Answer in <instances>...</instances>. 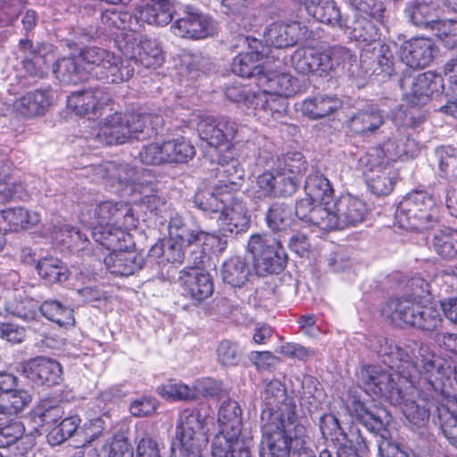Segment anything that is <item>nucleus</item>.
<instances>
[{
  "mask_svg": "<svg viewBox=\"0 0 457 457\" xmlns=\"http://www.w3.org/2000/svg\"><path fill=\"white\" fill-rule=\"evenodd\" d=\"M304 192L312 202L327 206L332 199L334 190L329 180L322 174L316 172L307 177Z\"/></svg>",
  "mask_w": 457,
  "mask_h": 457,
  "instance_id": "52",
  "label": "nucleus"
},
{
  "mask_svg": "<svg viewBox=\"0 0 457 457\" xmlns=\"http://www.w3.org/2000/svg\"><path fill=\"white\" fill-rule=\"evenodd\" d=\"M242 413V408L237 401L230 398L223 401L218 412L220 430L215 436H223L226 439H244Z\"/></svg>",
  "mask_w": 457,
  "mask_h": 457,
  "instance_id": "27",
  "label": "nucleus"
},
{
  "mask_svg": "<svg viewBox=\"0 0 457 457\" xmlns=\"http://www.w3.org/2000/svg\"><path fill=\"white\" fill-rule=\"evenodd\" d=\"M217 361L223 367H235L241 361L243 353L237 342L223 339L216 349Z\"/></svg>",
  "mask_w": 457,
  "mask_h": 457,
  "instance_id": "61",
  "label": "nucleus"
},
{
  "mask_svg": "<svg viewBox=\"0 0 457 457\" xmlns=\"http://www.w3.org/2000/svg\"><path fill=\"white\" fill-rule=\"evenodd\" d=\"M38 14L33 9H28L21 18L22 29L25 37L21 38L18 47L22 53L21 65L25 73L35 79H42L47 77L50 66L54 60V46L46 42L33 43L29 38V33L37 25Z\"/></svg>",
  "mask_w": 457,
  "mask_h": 457,
  "instance_id": "10",
  "label": "nucleus"
},
{
  "mask_svg": "<svg viewBox=\"0 0 457 457\" xmlns=\"http://www.w3.org/2000/svg\"><path fill=\"white\" fill-rule=\"evenodd\" d=\"M40 300L35 299L26 290L15 291L4 303V310L25 321L37 320Z\"/></svg>",
  "mask_w": 457,
  "mask_h": 457,
  "instance_id": "38",
  "label": "nucleus"
},
{
  "mask_svg": "<svg viewBox=\"0 0 457 457\" xmlns=\"http://www.w3.org/2000/svg\"><path fill=\"white\" fill-rule=\"evenodd\" d=\"M55 51L56 47L54 46V52ZM79 61V57L75 55L56 60V54H54V60L50 69L52 68L54 77L61 83L77 85L87 78V71L84 66H81Z\"/></svg>",
  "mask_w": 457,
  "mask_h": 457,
  "instance_id": "37",
  "label": "nucleus"
},
{
  "mask_svg": "<svg viewBox=\"0 0 457 457\" xmlns=\"http://www.w3.org/2000/svg\"><path fill=\"white\" fill-rule=\"evenodd\" d=\"M114 44L126 58L131 60L133 65L140 64L147 69H156L164 62L158 42L145 36L137 37L135 32L121 33L114 40Z\"/></svg>",
  "mask_w": 457,
  "mask_h": 457,
  "instance_id": "13",
  "label": "nucleus"
},
{
  "mask_svg": "<svg viewBox=\"0 0 457 457\" xmlns=\"http://www.w3.org/2000/svg\"><path fill=\"white\" fill-rule=\"evenodd\" d=\"M223 94L228 101L237 104H243L253 112V109L262 107L266 104L264 94H256L249 87L238 81L225 84Z\"/></svg>",
  "mask_w": 457,
  "mask_h": 457,
  "instance_id": "42",
  "label": "nucleus"
},
{
  "mask_svg": "<svg viewBox=\"0 0 457 457\" xmlns=\"http://www.w3.org/2000/svg\"><path fill=\"white\" fill-rule=\"evenodd\" d=\"M79 57L85 65L87 75L90 74L96 79L98 73L113 58V53L97 46H86L80 49Z\"/></svg>",
  "mask_w": 457,
  "mask_h": 457,
  "instance_id": "49",
  "label": "nucleus"
},
{
  "mask_svg": "<svg viewBox=\"0 0 457 457\" xmlns=\"http://www.w3.org/2000/svg\"><path fill=\"white\" fill-rule=\"evenodd\" d=\"M343 106V101L336 95L322 94L305 99L301 106L304 116L319 120L333 114Z\"/></svg>",
  "mask_w": 457,
  "mask_h": 457,
  "instance_id": "40",
  "label": "nucleus"
},
{
  "mask_svg": "<svg viewBox=\"0 0 457 457\" xmlns=\"http://www.w3.org/2000/svg\"><path fill=\"white\" fill-rule=\"evenodd\" d=\"M322 54L328 59V67L326 69V74L337 70L350 71L353 63L357 62L356 54L350 49L341 46H332L328 52H322Z\"/></svg>",
  "mask_w": 457,
  "mask_h": 457,
  "instance_id": "58",
  "label": "nucleus"
},
{
  "mask_svg": "<svg viewBox=\"0 0 457 457\" xmlns=\"http://www.w3.org/2000/svg\"><path fill=\"white\" fill-rule=\"evenodd\" d=\"M392 121L395 127L382 144L371 148L369 153L361 159L365 166H370L373 170L376 166L389 165L403 158H413L419 151V143L411 138L406 132L408 128H416L423 122V117L418 110L403 111L397 108L392 112Z\"/></svg>",
  "mask_w": 457,
  "mask_h": 457,
  "instance_id": "5",
  "label": "nucleus"
},
{
  "mask_svg": "<svg viewBox=\"0 0 457 457\" xmlns=\"http://www.w3.org/2000/svg\"><path fill=\"white\" fill-rule=\"evenodd\" d=\"M50 237L62 252L79 254L88 251L87 245L90 242L87 236L76 227L67 224L60 227L54 225L50 228Z\"/></svg>",
  "mask_w": 457,
  "mask_h": 457,
  "instance_id": "29",
  "label": "nucleus"
},
{
  "mask_svg": "<svg viewBox=\"0 0 457 457\" xmlns=\"http://www.w3.org/2000/svg\"><path fill=\"white\" fill-rule=\"evenodd\" d=\"M436 46L432 39L424 37L404 41L400 47V58L411 68L427 67L433 60Z\"/></svg>",
  "mask_w": 457,
  "mask_h": 457,
  "instance_id": "22",
  "label": "nucleus"
},
{
  "mask_svg": "<svg viewBox=\"0 0 457 457\" xmlns=\"http://www.w3.org/2000/svg\"><path fill=\"white\" fill-rule=\"evenodd\" d=\"M199 137L212 146H226L229 149L238 132V124L233 119L222 116L207 117L197 125Z\"/></svg>",
  "mask_w": 457,
  "mask_h": 457,
  "instance_id": "20",
  "label": "nucleus"
},
{
  "mask_svg": "<svg viewBox=\"0 0 457 457\" xmlns=\"http://www.w3.org/2000/svg\"><path fill=\"white\" fill-rule=\"evenodd\" d=\"M134 73L135 68L131 60L126 57L121 59L113 54V58L98 73L96 79L104 84H119L129 80Z\"/></svg>",
  "mask_w": 457,
  "mask_h": 457,
  "instance_id": "45",
  "label": "nucleus"
},
{
  "mask_svg": "<svg viewBox=\"0 0 457 457\" xmlns=\"http://www.w3.org/2000/svg\"><path fill=\"white\" fill-rule=\"evenodd\" d=\"M310 197L301 199L295 204V215L301 221L313 225L321 230H331L336 225V219L330 214V208L315 204Z\"/></svg>",
  "mask_w": 457,
  "mask_h": 457,
  "instance_id": "26",
  "label": "nucleus"
},
{
  "mask_svg": "<svg viewBox=\"0 0 457 457\" xmlns=\"http://www.w3.org/2000/svg\"><path fill=\"white\" fill-rule=\"evenodd\" d=\"M159 395L170 401H191L198 398V390L181 381L170 379L156 388Z\"/></svg>",
  "mask_w": 457,
  "mask_h": 457,
  "instance_id": "55",
  "label": "nucleus"
},
{
  "mask_svg": "<svg viewBox=\"0 0 457 457\" xmlns=\"http://www.w3.org/2000/svg\"><path fill=\"white\" fill-rule=\"evenodd\" d=\"M175 35L192 40L204 39L216 33V22L209 14L187 6L180 18L171 25Z\"/></svg>",
  "mask_w": 457,
  "mask_h": 457,
  "instance_id": "17",
  "label": "nucleus"
},
{
  "mask_svg": "<svg viewBox=\"0 0 457 457\" xmlns=\"http://www.w3.org/2000/svg\"><path fill=\"white\" fill-rule=\"evenodd\" d=\"M21 372L37 386L51 387L63 381L62 365L54 359L37 356L21 363Z\"/></svg>",
  "mask_w": 457,
  "mask_h": 457,
  "instance_id": "19",
  "label": "nucleus"
},
{
  "mask_svg": "<svg viewBox=\"0 0 457 457\" xmlns=\"http://www.w3.org/2000/svg\"><path fill=\"white\" fill-rule=\"evenodd\" d=\"M252 265L245 258L241 256H234L225 261L220 270L223 282L231 287L241 288L246 285L254 274L264 277L265 275H260L256 272L253 258L252 257Z\"/></svg>",
  "mask_w": 457,
  "mask_h": 457,
  "instance_id": "30",
  "label": "nucleus"
},
{
  "mask_svg": "<svg viewBox=\"0 0 457 457\" xmlns=\"http://www.w3.org/2000/svg\"><path fill=\"white\" fill-rule=\"evenodd\" d=\"M320 428L324 436H329L337 446L345 444L362 445V436L356 425L344 428L337 418L333 414H325L320 418Z\"/></svg>",
  "mask_w": 457,
  "mask_h": 457,
  "instance_id": "31",
  "label": "nucleus"
},
{
  "mask_svg": "<svg viewBox=\"0 0 457 457\" xmlns=\"http://www.w3.org/2000/svg\"><path fill=\"white\" fill-rule=\"evenodd\" d=\"M445 73L448 79V91L446 96L451 97L445 107V112L451 113L457 119V57L450 60L445 66Z\"/></svg>",
  "mask_w": 457,
  "mask_h": 457,
  "instance_id": "63",
  "label": "nucleus"
},
{
  "mask_svg": "<svg viewBox=\"0 0 457 457\" xmlns=\"http://www.w3.org/2000/svg\"><path fill=\"white\" fill-rule=\"evenodd\" d=\"M149 260L133 248L110 253L104 259L106 270L120 277H129L143 269Z\"/></svg>",
  "mask_w": 457,
  "mask_h": 457,
  "instance_id": "24",
  "label": "nucleus"
},
{
  "mask_svg": "<svg viewBox=\"0 0 457 457\" xmlns=\"http://www.w3.org/2000/svg\"><path fill=\"white\" fill-rule=\"evenodd\" d=\"M265 408L262 411L263 442L269 457H286V385L278 379L266 386Z\"/></svg>",
  "mask_w": 457,
  "mask_h": 457,
  "instance_id": "7",
  "label": "nucleus"
},
{
  "mask_svg": "<svg viewBox=\"0 0 457 457\" xmlns=\"http://www.w3.org/2000/svg\"><path fill=\"white\" fill-rule=\"evenodd\" d=\"M18 386L19 378L14 376L12 385L0 392V414L17 416L31 403L32 396L29 392Z\"/></svg>",
  "mask_w": 457,
  "mask_h": 457,
  "instance_id": "35",
  "label": "nucleus"
},
{
  "mask_svg": "<svg viewBox=\"0 0 457 457\" xmlns=\"http://www.w3.org/2000/svg\"><path fill=\"white\" fill-rule=\"evenodd\" d=\"M330 214L336 219V225L331 228V230L344 228L361 222L367 214V208L361 199L345 195L340 196L334 204L333 211L330 208Z\"/></svg>",
  "mask_w": 457,
  "mask_h": 457,
  "instance_id": "23",
  "label": "nucleus"
},
{
  "mask_svg": "<svg viewBox=\"0 0 457 457\" xmlns=\"http://www.w3.org/2000/svg\"><path fill=\"white\" fill-rule=\"evenodd\" d=\"M231 192V199L228 200L219 214L220 231L223 237H232L246 231L250 228L251 218L243 200Z\"/></svg>",
  "mask_w": 457,
  "mask_h": 457,
  "instance_id": "21",
  "label": "nucleus"
},
{
  "mask_svg": "<svg viewBox=\"0 0 457 457\" xmlns=\"http://www.w3.org/2000/svg\"><path fill=\"white\" fill-rule=\"evenodd\" d=\"M36 270L38 276L49 284L65 282L70 276L67 265L54 256H45L39 259Z\"/></svg>",
  "mask_w": 457,
  "mask_h": 457,
  "instance_id": "48",
  "label": "nucleus"
},
{
  "mask_svg": "<svg viewBox=\"0 0 457 457\" xmlns=\"http://www.w3.org/2000/svg\"><path fill=\"white\" fill-rule=\"evenodd\" d=\"M277 68H279L280 71H266L263 68L260 76L256 77L254 83L261 89L256 94L280 97L286 95V88L284 87L286 72L282 71L281 65H278Z\"/></svg>",
  "mask_w": 457,
  "mask_h": 457,
  "instance_id": "50",
  "label": "nucleus"
},
{
  "mask_svg": "<svg viewBox=\"0 0 457 457\" xmlns=\"http://www.w3.org/2000/svg\"><path fill=\"white\" fill-rule=\"evenodd\" d=\"M436 370L434 375L436 378H428L427 385L434 389V395L437 397V404L435 403L436 413V424L439 425L444 436L448 442L457 447V398L445 395L444 390V371L440 364H434Z\"/></svg>",
  "mask_w": 457,
  "mask_h": 457,
  "instance_id": "14",
  "label": "nucleus"
},
{
  "mask_svg": "<svg viewBox=\"0 0 457 457\" xmlns=\"http://www.w3.org/2000/svg\"><path fill=\"white\" fill-rule=\"evenodd\" d=\"M442 177L457 178V149L451 145L439 146L435 151Z\"/></svg>",
  "mask_w": 457,
  "mask_h": 457,
  "instance_id": "60",
  "label": "nucleus"
},
{
  "mask_svg": "<svg viewBox=\"0 0 457 457\" xmlns=\"http://www.w3.org/2000/svg\"><path fill=\"white\" fill-rule=\"evenodd\" d=\"M231 167H228L222 170L228 174L227 180H220L218 185L212 188L199 189L193 196L194 207L205 214L220 213L224 208L228 200L231 199V192H237L240 188V183L237 179H243L244 170H240V174L236 168V161L230 158Z\"/></svg>",
  "mask_w": 457,
  "mask_h": 457,
  "instance_id": "12",
  "label": "nucleus"
},
{
  "mask_svg": "<svg viewBox=\"0 0 457 457\" xmlns=\"http://www.w3.org/2000/svg\"><path fill=\"white\" fill-rule=\"evenodd\" d=\"M190 259L189 249L170 237L168 239L158 240L148 251L147 260L155 261L158 264H181L186 256Z\"/></svg>",
  "mask_w": 457,
  "mask_h": 457,
  "instance_id": "34",
  "label": "nucleus"
},
{
  "mask_svg": "<svg viewBox=\"0 0 457 457\" xmlns=\"http://www.w3.org/2000/svg\"><path fill=\"white\" fill-rule=\"evenodd\" d=\"M368 347L379 356L387 369L380 365L361 368L357 379L366 394L401 406L403 413L413 425L420 427L429 417L436 424L435 403L437 404V397L426 382L428 378H436V370L432 365L442 366L444 380L450 374V366L425 345H420L418 355L413 357L409 346L395 345L383 336L369 339Z\"/></svg>",
  "mask_w": 457,
  "mask_h": 457,
  "instance_id": "1",
  "label": "nucleus"
},
{
  "mask_svg": "<svg viewBox=\"0 0 457 457\" xmlns=\"http://www.w3.org/2000/svg\"><path fill=\"white\" fill-rule=\"evenodd\" d=\"M53 91L50 86L29 91L17 102V109L27 117L44 115L52 105Z\"/></svg>",
  "mask_w": 457,
  "mask_h": 457,
  "instance_id": "36",
  "label": "nucleus"
},
{
  "mask_svg": "<svg viewBox=\"0 0 457 457\" xmlns=\"http://www.w3.org/2000/svg\"><path fill=\"white\" fill-rule=\"evenodd\" d=\"M286 192V173L284 169L265 170L256 178V200L272 199L283 196Z\"/></svg>",
  "mask_w": 457,
  "mask_h": 457,
  "instance_id": "33",
  "label": "nucleus"
},
{
  "mask_svg": "<svg viewBox=\"0 0 457 457\" xmlns=\"http://www.w3.org/2000/svg\"><path fill=\"white\" fill-rule=\"evenodd\" d=\"M416 296H402L389 299L382 308V314L397 326H413L415 317L420 309Z\"/></svg>",
  "mask_w": 457,
  "mask_h": 457,
  "instance_id": "28",
  "label": "nucleus"
},
{
  "mask_svg": "<svg viewBox=\"0 0 457 457\" xmlns=\"http://www.w3.org/2000/svg\"><path fill=\"white\" fill-rule=\"evenodd\" d=\"M294 414H287V457H315L306 441V427L295 423Z\"/></svg>",
  "mask_w": 457,
  "mask_h": 457,
  "instance_id": "44",
  "label": "nucleus"
},
{
  "mask_svg": "<svg viewBox=\"0 0 457 457\" xmlns=\"http://www.w3.org/2000/svg\"><path fill=\"white\" fill-rule=\"evenodd\" d=\"M356 393V390L349 392L345 407L352 417L377 436L378 457H410L403 446L390 440L389 431L386 428V422L381 415L370 411Z\"/></svg>",
  "mask_w": 457,
  "mask_h": 457,
  "instance_id": "11",
  "label": "nucleus"
},
{
  "mask_svg": "<svg viewBox=\"0 0 457 457\" xmlns=\"http://www.w3.org/2000/svg\"><path fill=\"white\" fill-rule=\"evenodd\" d=\"M328 57L314 49L301 47L291 55V64L300 73H315L319 76L326 74Z\"/></svg>",
  "mask_w": 457,
  "mask_h": 457,
  "instance_id": "39",
  "label": "nucleus"
},
{
  "mask_svg": "<svg viewBox=\"0 0 457 457\" xmlns=\"http://www.w3.org/2000/svg\"><path fill=\"white\" fill-rule=\"evenodd\" d=\"M347 128L354 135L370 137L375 135L385 124L383 111L375 105L357 110L347 120Z\"/></svg>",
  "mask_w": 457,
  "mask_h": 457,
  "instance_id": "25",
  "label": "nucleus"
},
{
  "mask_svg": "<svg viewBox=\"0 0 457 457\" xmlns=\"http://www.w3.org/2000/svg\"><path fill=\"white\" fill-rule=\"evenodd\" d=\"M92 7L94 14L99 13L100 22L96 28L78 27L75 31L81 39L90 41L102 34H112L114 29L121 30L116 37L121 33L134 32L133 22L137 21V17L130 12L117 8L104 10L100 4H93Z\"/></svg>",
  "mask_w": 457,
  "mask_h": 457,
  "instance_id": "15",
  "label": "nucleus"
},
{
  "mask_svg": "<svg viewBox=\"0 0 457 457\" xmlns=\"http://www.w3.org/2000/svg\"><path fill=\"white\" fill-rule=\"evenodd\" d=\"M448 48L457 46V21L453 20H437L430 29Z\"/></svg>",
  "mask_w": 457,
  "mask_h": 457,
  "instance_id": "64",
  "label": "nucleus"
},
{
  "mask_svg": "<svg viewBox=\"0 0 457 457\" xmlns=\"http://www.w3.org/2000/svg\"><path fill=\"white\" fill-rule=\"evenodd\" d=\"M366 168L367 185L371 192L378 195H388L395 183V172L391 166L384 164L382 167L376 166L373 170L370 166Z\"/></svg>",
  "mask_w": 457,
  "mask_h": 457,
  "instance_id": "46",
  "label": "nucleus"
},
{
  "mask_svg": "<svg viewBox=\"0 0 457 457\" xmlns=\"http://www.w3.org/2000/svg\"><path fill=\"white\" fill-rule=\"evenodd\" d=\"M92 95L87 89L71 93L67 96L66 106L77 115L83 116L88 113L96 114V107L92 104Z\"/></svg>",
  "mask_w": 457,
  "mask_h": 457,
  "instance_id": "62",
  "label": "nucleus"
},
{
  "mask_svg": "<svg viewBox=\"0 0 457 457\" xmlns=\"http://www.w3.org/2000/svg\"><path fill=\"white\" fill-rule=\"evenodd\" d=\"M404 12L414 26L431 29L438 20L439 3L436 0H412L406 4Z\"/></svg>",
  "mask_w": 457,
  "mask_h": 457,
  "instance_id": "32",
  "label": "nucleus"
},
{
  "mask_svg": "<svg viewBox=\"0 0 457 457\" xmlns=\"http://www.w3.org/2000/svg\"><path fill=\"white\" fill-rule=\"evenodd\" d=\"M138 13L143 21L162 27L172 21L175 7L170 0H148L139 7Z\"/></svg>",
  "mask_w": 457,
  "mask_h": 457,
  "instance_id": "41",
  "label": "nucleus"
},
{
  "mask_svg": "<svg viewBox=\"0 0 457 457\" xmlns=\"http://www.w3.org/2000/svg\"><path fill=\"white\" fill-rule=\"evenodd\" d=\"M169 237L189 249L191 263L199 267L210 260V252L217 246L219 251L225 249L227 240L220 236L204 231L193 218L178 212L170 215Z\"/></svg>",
  "mask_w": 457,
  "mask_h": 457,
  "instance_id": "8",
  "label": "nucleus"
},
{
  "mask_svg": "<svg viewBox=\"0 0 457 457\" xmlns=\"http://www.w3.org/2000/svg\"><path fill=\"white\" fill-rule=\"evenodd\" d=\"M38 312L46 320L57 324L59 327L75 324L73 309L59 300L48 299L40 302Z\"/></svg>",
  "mask_w": 457,
  "mask_h": 457,
  "instance_id": "47",
  "label": "nucleus"
},
{
  "mask_svg": "<svg viewBox=\"0 0 457 457\" xmlns=\"http://www.w3.org/2000/svg\"><path fill=\"white\" fill-rule=\"evenodd\" d=\"M164 155L166 162L186 163L195 155L194 145L184 137L164 141Z\"/></svg>",
  "mask_w": 457,
  "mask_h": 457,
  "instance_id": "53",
  "label": "nucleus"
},
{
  "mask_svg": "<svg viewBox=\"0 0 457 457\" xmlns=\"http://www.w3.org/2000/svg\"><path fill=\"white\" fill-rule=\"evenodd\" d=\"M307 170V162L302 153L287 151V192L295 191Z\"/></svg>",
  "mask_w": 457,
  "mask_h": 457,
  "instance_id": "59",
  "label": "nucleus"
},
{
  "mask_svg": "<svg viewBox=\"0 0 457 457\" xmlns=\"http://www.w3.org/2000/svg\"><path fill=\"white\" fill-rule=\"evenodd\" d=\"M102 131L108 145H122L131 138L123 113L118 112L105 118Z\"/></svg>",
  "mask_w": 457,
  "mask_h": 457,
  "instance_id": "54",
  "label": "nucleus"
},
{
  "mask_svg": "<svg viewBox=\"0 0 457 457\" xmlns=\"http://www.w3.org/2000/svg\"><path fill=\"white\" fill-rule=\"evenodd\" d=\"M265 221L270 233L253 234L247 244L254 268L260 275L280 274L286 267V204L274 202L268 208Z\"/></svg>",
  "mask_w": 457,
  "mask_h": 457,
  "instance_id": "3",
  "label": "nucleus"
},
{
  "mask_svg": "<svg viewBox=\"0 0 457 457\" xmlns=\"http://www.w3.org/2000/svg\"><path fill=\"white\" fill-rule=\"evenodd\" d=\"M432 246L435 252L445 259L457 256V230L445 228L436 232L433 238Z\"/></svg>",
  "mask_w": 457,
  "mask_h": 457,
  "instance_id": "57",
  "label": "nucleus"
},
{
  "mask_svg": "<svg viewBox=\"0 0 457 457\" xmlns=\"http://www.w3.org/2000/svg\"><path fill=\"white\" fill-rule=\"evenodd\" d=\"M359 16L353 22L351 37L355 41L365 44L360 58L362 67L370 75L381 76L382 79L390 78L395 71V44H384L378 41L379 33L378 27L367 17L374 20L370 15L358 12Z\"/></svg>",
  "mask_w": 457,
  "mask_h": 457,
  "instance_id": "6",
  "label": "nucleus"
},
{
  "mask_svg": "<svg viewBox=\"0 0 457 457\" xmlns=\"http://www.w3.org/2000/svg\"><path fill=\"white\" fill-rule=\"evenodd\" d=\"M60 411V407L54 403L53 399L44 398L30 412L38 426L46 427V429L50 428L46 437L52 445H59L70 438H75L74 440L81 445L77 446L76 451L82 447H91L88 445L102 436L104 430L108 427L107 421L110 422L107 411L89 420L82 426H80L81 419L78 414L65 417L58 421L57 417Z\"/></svg>",
  "mask_w": 457,
  "mask_h": 457,
  "instance_id": "2",
  "label": "nucleus"
},
{
  "mask_svg": "<svg viewBox=\"0 0 457 457\" xmlns=\"http://www.w3.org/2000/svg\"><path fill=\"white\" fill-rule=\"evenodd\" d=\"M212 457H252L248 443L245 439H226L215 436L212 443Z\"/></svg>",
  "mask_w": 457,
  "mask_h": 457,
  "instance_id": "51",
  "label": "nucleus"
},
{
  "mask_svg": "<svg viewBox=\"0 0 457 457\" xmlns=\"http://www.w3.org/2000/svg\"><path fill=\"white\" fill-rule=\"evenodd\" d=\"M286 25L274 22L264 31V42L251 36H239V41L247 46L246 51L237 54L230 63L231 72L242 79H253L263 70L262 60L277 59L286 64Z\"/></svg>",
  "mask_w": 457,
  "mask_h": 457,
  "instance_id": "4",
  "label": "nucleus"
},
{
  "mask_svg": "<svg viewBox=\"0 0 457 457\" xmlns=\"http://www.w3.org/2000/svg\"><path fill=\"white\" fill-rule=\"evenodd\" d=\"M0 219L4 226H2L4 235L7 231L17 232L28 229L39 222V216L37 212H30L22 207L7 208L0 212Z\"/></svg>",
  "mask_w": 457,
  "mask_h": 457,
  "instance_id": "43",
  "label": "nucleus"
},
{
  "mask_svg": "<svg viewBox=\"0 0 457 457\" xmlns=\"http://www.w3.org/2000/svg\"><path fill=\"white\" fill-rule=\"evenodd\" d=\"M411 79H405L401 82V87L404 91L403 96L405 100L411 104L410 107L403 108L400 106L403 111L418 110L420 114L424 118L421 111L417 108L418 105L425 104L430 97L434 95L439 96L437 87H442V93L445 90L443 79L439 76H436L430 72H424L419 74L416 78L411 79L410 88L407 89Z\"/></svg>",
  "mask_w": 457,
  "mask_h": 457,
  "instance_id": "18",
  "label": "nucleus"
},
{
  "mask_svg": "<svg viewBox=\"0 0 457 457\" xmlns=\"http://www.w3.org/2000/svg\"><path fill=\"white\" fill-rule=\"evenodd\" d=\"M439 200L426 190H413L399 203L395 220L406 230L426 232L438 227L441 206Z\"/></svg>",
  "mask_w": 457,
  "mask_h": 457,
  "instance_id": "9",
  "label": "nucleus"
},
{
  "mask_svg": "<svg viewBox=\"0 0 457 457\" xmlns=\"http://www.w3.org/2000/svg\"><path fill=\"white\" fill-rule=\"evenodd\" d=\"M441 311L443 312L442 303L440 305L436 303L420 304L412 327L424 331L436 330L443 322Z\"/></svg>",
  "mask_w": 457,
  "mask_h": 457,
  "instance_id": "56",
  "label": "nucleus"
},
{
  "mask_svg": "<svg viewBox=\"0 0 457 457\" xmlns=\"http://www.w3.org/2000/svg\"><path fill=\"white\" fill-rule=\"evenodd\" d=\"M202 265V267H204ZM189 270H182L179 277L181 295L189 299L190 303L182 305V309L190 311L192 307H198L206 299L211 297L214 291V283L212 275L206 271L199 270L201 266Z\"/></svg>",
  "mask_w": 457,
  "mask_h": 457,
  "instance_id": "16",
  "label": "nucleus"
}]
</instances>
